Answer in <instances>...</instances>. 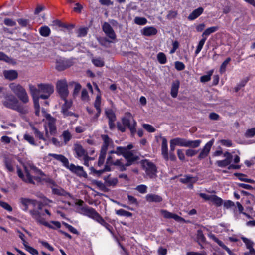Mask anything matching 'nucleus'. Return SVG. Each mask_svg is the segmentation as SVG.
<instances>
[{"label":"nucleus","mask_w":255,"mask_h":255,"mask_svg":"<svg viewBox=\"0 0 255 255\" xmlns=\"http://www.w3.org/2000/svg\"><path fill=\"white\" fill-rule=\"evenodd\" d=\"M213 72V71L211 70L208 72V74L202 76L200 77L201 82L205 83L210 81L211 79V76L212 75Z\"/></svg>","instance_id":"nucleus-58"},{"label":"nucleus","mask_w":255,"mask_h":255,"mask_svg":"<svg viewBox=\"0 0 255 255\" xmlns=\"http://www.w3.org/2000/svg\"><path fill=\"white\" fill-rule=\"evenodd\" d=\"M92 62L96 67H103L105 65L104 61L100 57L93 58L92 59Z\"/></svg>","instance_id":"nucleus-41"},{"label":"nucleus","mask_w":255,"mask_h":255,"mask_svg":"<svg viewBox=\"0 0 255 255\" xmlns=\"http://www.w3.org/2000/svg\"><path fill=\"white\" fill-rule=\"evenodd\" d=\"M36 221L40 224L43 225L50 229H55V228L53 226L51 225L50 223L45 220V219L39 216L38 218H36Z\"/></svg>","instance_id":"nucleus-37"},{"label":"nucleus","mask_w":255,"mask_h":255,"mask_svg":"<svg viewBox=\"0 0 255 255\" xmlns=\"http://www.w3.org/2000/svg\"><path fill=\"white\" fill-rule=\"evenodd\" d=\"M161 153L164 159L166 161H168L169 160V155L168 153L167 141L164 137L162 138Z\"/></svg>","instance_id":"nucleus-21"},{"label":"nucleus","mask_w":255,"mask_h":255,"mask_svg":"<svg viewBox=\"0 0 255 255\" xmlns=\"http://www.w3.org/2000/svg\"><path fill=\"white\" fill-rule=\"evenodd\" d=\"M254 135H255V127L248 129L245 133V136L247 137H252Z\"/></svg>","instance_id":"nucleus-64"},{"label":"nucleus","mask_w":255,"mask_h":255,"mask_svg":"<svg viewBox=\"0 0 255 255\" xmlns=\"http://www.w3.org/2000/svg\"><path fill=\"white\" fill-rule=\"evenodd\" d=\"M172 141L175 143L177 146H179L181 147H185L186 140L185 138L176 137L172 139Z\"/></svg>","instance_id":"nucleus-38"},{"label":"nucleus","mask_w":255,"mask_h":255,"mask_svg":"<svg viewBox=\"0 0 255 255\" xmlns=\"http://www.w3.org/2000/svg\"><path fill=\"white\" fill-rule=\"evenodd\" d=\"M179 87L180 81L178 80H176L172 83L170 94L172 98H175L177 97Z\"/></svg>","instance_id":"nucleus-22"},{"label":"nucleus","mask_w":255,"mask_h":255,"mask_svg":"<svg viewBox=\"0 0 255 255\" xmlns=\"http://www.w3.org/2000/svg\"><path fill=\"white\" fill-rule=\"evenodd\" d=\"M124 157L126 160H130L134 161H136L138 159V157L135 156L131 151H126Z\"/></svg>","instance_id":"nucleus-47"},{"label":"nucleus","mask_w":255,"mask_h":255,"mask_svg":"<svg viewBox=\"0 0 255 255\" xmlns=\"http://www.w3.org/2000/svg\"><path fill=\"white\" fill-rule=\"evenodd\" d=\"M158 32L157 29L153 26H146L141 30V33L145 36L155 35Z\"/></svg>","instance_id":"nucleus-20"},{"label":"nucleus","mask_w":255,"mask_h":255,"mask_svg":"<svg viewBox=\"0 0 255 255\" xmlns=\"http://www.w3.org/2000/svg\"><path fill=\"white\" fill-rule=\"evenodd\" d=\"M3 75L6 79L10 81L14 80L18 77V72L15 70H5Z\"/></svg>","instance_id":"nucleus-24"},{"label":"nucleus","mask_w":255,"mask_h":255,"mask_svg":"<svg viewBox=\"0 0 255 255\" xmlns=\"http://www.w3.org/2000/svg\"><path fill=\"white\" fill-rule=\"evenodd\" d=\"M56 90L61 99L67 98L69 91L68 85L66 80H61L57 81Z\"/></svg>","instance_id":"nucleus-7"},{"label":"nucleus","mask_w":255,"mask_h":255,"mask_svg":"<svg viewBox=\"0 0 255 255\" xmlns=\"http://www.w3.org/2000/svg\"><path fill=\"white\" fill-rule=\"evenodd\" d=\"M211 201L216 206H220L223 203V200L216 195H213Z\"/></svg>","instance_id":"nucleus-50"},{"label":"nucleus","mask_w":255,"mask_h":255,"mask_svg":"<svg viewBox=\"0 0 255 255\" xmlns=\"http://www.w3.org/2000/svg\"><path fill=\"white\" fill-rule=\"evenodd\" d=\"M127 150L125 147L118 146L116 148V154L117 155H123L124 156Z\"/></svg>","instance_id":"nucleus-59"},{"label":"nucleus","mask_w":255,"mask_h":255,"mask_svg":"<svg viewBox=\"0 0 255 255\" xmlns=\"http://www.w3.org/2000/svg\"><path fill=\"white\" fill-rule=\"evenodd\" d=\"M208 237L215 242H216L219 246L224 249L226 251H227L229 255H236V254L233 253L231 250L223 243L222 241L220 240L218 238H217L214 234L210 233L208 234Z\"/></svg>","instance_id":"nucleus-17"},{"label":"nucleus","mask_w":255,"mask_h":255,"mask_svg":"<svg viewBox=\"0 0 255 255\" xmlns=\"http://www.w3.org/2000/svg\"><path fill=\"white\" fill-rule=\"evenodd\" d=\"M219 29L218 26H212L209 28H207L202 33V37H206L210 35L211 33H213Z\"/></svg>","instance_id":"nucleus-35"},{"label":"nucleus","mask_w":255,"mask_h":255,"mask_svg":"<svg viewBox=\"0 0 255 255\" xmlns=\"http://www.w3.org/2000/svg\"><path fill=\"white\" fill-rule=\"evenodd\" d=\"M232 160L228 158H225L224 160H218L216 161V165L221 168H225L228 166L227 168L228 170L231 169H240L241 167V165L239 164H231Z\"/></svg>","instance_id":"nucleus-10"},{"label":"nucleus","mask_w":255,"mask_h":255,"mask_svg":"<svg viewBox=\"0 0 255 255\" xmlns=\"http://www.w3.org/2000/svg\"><path fill=\"white\" fill-rule=\"evenodd\" d=\"M103 141L101 148L108 149L111 144H113V140L107 134H102L101 136Z\"/></svg>","instance_id":"nucleus-27"},{"label":"nucleus","mask_w":255,"mask_h":255,"mask_svg":"<svg viewBox=\"0 0 255 255\" xmlns=\"http://www.w3.org/2000/svg\"><path fill=\"white\" fill-rule=\"evenodd\" d=\"M213 143H214L213 139L210 140L205 145V146L203 147L202 150L204 151V152L207 153V154H209Z\"/></svg>","instance_id":"nucleus-53"},{"label":"nucleus","mask_w":255,"mask_h":255,"mask_svg":"<svg viewBox=\"0 0 255 255\" xmlns=\"http://www.w3.org/2000/svg\"><path fill=\"white\" fill-rule=\"evenodd\" d=\"M74 151L77 155L75 157L79 159L88 155L87 151L80 144H74Z\"/></svg>","instance_id":"nucleus-19"},{"label":"nucleus","mask_w":255,"mask_h":255,"mask_svg":"<svg viewBox=\"0 0 255 255\" xmlns=\"http://www.w3.org/2000/svg\"><path fill=\"white\" fill-rule=\"evenodd\" d=\"M29 171L31 174H34L35 175H39L41 176H43L45 175V174L41 170L37 168L36 167L34 166H30V170H29Z\"/></svg>","instance_id":"nucleus-51"},{"label":"nucleus","mask_w":255,"mask_h":255,"mask_svg":"<svg viewBox=\"0 0 255 255\" xmlns=\"http://www.w3.org/2000/svg\"><path fill=\"white\" fill-rule=\"evenodd\" d=\"M9 88L18 99L23 103L29 102V98L24 88L19 84L12 83L9 84Z\"/></svg>","instance_id":"nucleus-4"},{"label":"nucleus","mask_w":255,"mask_h":255,"mask_svg":"<svg viewBox=\"0 0 255 255\" xmlns=\"http://www.w3.org/2000/svg\"><path fill=\"white\" fill-rule=\"evenodd\" d=\"M24 167L26 176L24 175L21 169L18 166L17 167V172L18 177L24 182L28 184H34L35 182L34 180H38L40 179V177L31 175V173L28 168L26 166H24Z\"/></svg>","instance_id":"nucleus-6"},{"label":"nucleus","mask_w":255,"mask_h":255,"mask_svg":"<svg viewBox=\"0 0 255 255\" xmlns=\"http://www.w3.org/2000/svg\"><path fill=\"white\" fill-rule=\"evenodd\" d=\"M52 41L55 45H62V38L58 36H53L51 37Z\"/></svg>","instance_id":"nucleus-61"},{"label":"nucleus","mask_w":255,"mask_h":255,"mask_svg":"<svg viewBox=\"0 0 255 255\" xmlns=\"http://www.w3.org/2000/svg\"><path fill=\"white\" fill-rule=\"evenodd\" d=\"M204 9L202 7H199L194 10L188 16V19L192 21L198 18L203 12Z\"/></svg>","instance_id":"nucleus-25"},{"label":"nucleus","mask_w":255,"mask_h":255,"mask_svg":"<svg viewBox=\"0 0 255 255\" xmlns=\"http://www.w3.org/2000/svg\"><path fill=\"white\" fill-rule=\"evenodd\" d=\"M24 246L25 247V250L32 255H38V251L36 249H34V248L29 246L28 244H26Z\"/></svg>","instance_id":"nucleus-55"},{"label":"nucleus","mask_w":255,"mask_h":255,"mask_svg":"<svg viewBox=\"0 0 255 255\" xmlns=\"http://www.w3.org/2000/svg\"><path fill=\"white\" fill-rule=\"evenodd\" d=\"M102 30L106 36H108L109 38L111 39L112 40L116 39V33L109 23L105 22L103 24Z\"/></svg>","instance_id":"nucleus-15"},{"label":"nucleus","mask_w":255,"mask_h":255,"mask_svg":"<svg viewBox=\"0 0 255 255\" xmlns=\"http://www.w3.org/2000/svg\"><path fill=\"white\" fill-rule=\"evenodd\" d=\"M52 192L53 194L58 196L71 197V195L70 193L61 188H52Z\"/></svg>","instance_id":"nucleus-28"},{"label":"nucleus","mask_w":255,"mask_h":255,"mask_svg":"<svg viewBox=\"0 0 255 255\" xmlns=\"http://www.w3.org/2000/svg\"><path fill=\"white\" fill-rule=\"evenodd\" d=\"M37 203V201L35 199L24 197H21L19 199V206L21 209L25 212L28 211L29 205L31 204L34 207H35Z\"/></svg>","instance_id":"nucleus-11"},{"label":"nucleus","mask_w":255,"mask_h":255,"mask_svg":"<svg viewBox=\"0 0 255 255\" xmlns=\"http://www.w3.org/2000/svg\"><path fill=\"white\" fill-rule=\"evenodd\" d=\"M45 118L48 121V126L55 125L56 119L52 117L50 114H47L45 116Z\"/></svg>","instance_id":"nucleus-56"},{"label":"nucleus","mask_w":255,"mask_h":255,"mask_svg":"<svg viewBox=\"0 0 255 255\" xmlns=\"http://www.w3.org/2000/svg\"><path fill=\"white\" fill-rule=\"evenodd\" d=\"M62 136L65 144H67L72 139V135L68 130L63 132Z\"/></svg>","instance_id":"nucleus-46"},{"label":"nucleus","mask_w":255,"mask_h":255,"mask_svg":"<svg viewBox=\"0 0 255 255\" xmlns=\"http://www.w3.org/2000/svg\"><path fill=\"white\" fill-rule=\"evenodd\" d=\"M145 172L150 177L152 178L156 175L157 168L155 165L151 162L145 161L143 163Z\"/></svg>","instance_id":"nucleus-12"},{"label":"nucleus","mask_w":255,"mask_h":255,"mask_svg":"<svg viewBox=\"0 0 255 255\" xmlns=\"http://www.w3.org/2000/svg\"><path fill=\"white\" fill-rule=\"evenodd\" d=\"M30 88L31 95L33 97V99L34 98H36V97H37L38 98H40V96L41 95V94L40 90L39 88H38V89H37L34 86H30Z\"/></svg>","instance_id":"nucleus-40"},{"label":"nucleus","mask_w":255,"mask_h":255,"mask_svg":"<svg viewBox=\"0 0 255 255\" xmlns=\"http://www.w3.org/2000/svg\"><path fill=\"white\" fill-rule=\"evenodd\" d=\"M122 122L123 126L130 130L131 135L134 136L136 132L137 123L133 119L132 114L129 112H126L125 116L122 118Z\"/></svg>","instance_id":"nucleus-5"},{"label":"nucleus","mask_w":255,"mask_h":255,"mask_svg":"<svg viewBox=\"0 0 255 255\" xmlns=\"http://www.w3.org/2000/svg\"><path fill=\"white\" fill-rule=\"evenodd\" d=\"M38 88L40 90L41 95L40 97L42 99H48L50 95L53 92V86L51 84H40L38 85Z\"/></svg>","instance_id":"nucleus-8"},{"label":"nucleus","mask_w":255,"mask_h":255,"mask_svg":"<svg viewBox=\"0 0 255 255\" xmlns=\"http://www.w3.org/2000/svg\"><path fill=\"white\" fill-rule=\"evenodd\" d=\"M32 130L34 132L35 135L38 137L39 139L43 141H46V139L44 137L43 133L40 132L35 127L32 126L31 127Z\"/></svg>","instance_id":"nucleus-44"},{"label":"nucleus","mask_w":255,"mask_h":255,"mask_svg":"<svg viewBox=\"0 0 255 255\" xmlns=\"http://www.w3.org/2000/svg\"><path fill=\"white\" fill-rule=\"evenodd\" d=\"M4 164L8 171L10 172L14 171L12 161L11 159L5 157L4 159Z\"/></svg>","instance_id":"nucleus-34"},{"label":"nucleus","mask_w":255,"mask_h":255,"mask_svg":"<svg viewBox=\"0 0 255 255\" xmlns=\"http://www.w3.org/2000/svg\"><path fill=\"white\" fill-rule=\"evenodd\" d=\"M49 156L52 157L53 158L60 161L62 163L63 165L69 169L71 172L75 174L80 177H87V173L84 170L83 167L80 166H76L73 163L69 164L68 159L62 154H57L55 153H49Z\"/></svg>","instance_id":"nucleus-1"},{"label":"nucleus","mask_w":255,"mask_h":255,"mask_svg":"<svg viewBox=\"0 0 255 255\" xmlns=\"http://www.w3.org/2000/svg\"><path fill=\"white\" fill-rule=\"evenodd\" d=\"M73 84L75 85L73 95L74 97H75L79 94L82 87L80 84L77 82H72L69 83V85H72Z\"/></svg>","instance_id":"nucleus-45"},{"label":"nucleus","mask_w":255,"mask_h":255,"mask_svg":"<svg viewBox=\"0 0 255 255\" xmlns=\"http://www.w3.org/2000/svg\"><path fill=\"white\" fill-rule=\"evenodd\" d=\"M90 170L94 175L97 176V177H100L105 172H110L112 171V169L110 167H108V166H106L105 165L104 168L103 169L97 170H96L93 167H91Z\"/></svg>","instance_id":"nucleus-29"},{"label":"nucleus","mask_w":255,"mask_h":255,"mask_svg":"<svg viewBox=\"0 0 255 255\" xmlns=\"http://www.w3.org/2000/svg\"><path fill=\"white\" fill-rule=\"evenodd\" d=\"M39 32L41 36L47 37L50 35L51 30L48 26H43L39 29Z\"/></svg>","instance_id":"nucleus-32"},{"label":"nucleus","mask_w":255,"mask_h":255,"mask_svg":"<svg viewBox=\"0 0 255 255\" xmlns=\"http://www.w3.org/2000/svg\"><path fill=\"white\" fill-rule=\"evenodd\" d=\"M197 239L198 242L202 243H204L206 241V238L203 234V231L201 229H199L197 231Z\"/></svg>","instance_id":"nucleus-54"},{"label":"nucleus","mask_w":255,"mask_h":255,"mask_svg":"<svg viewBox=\"0 0 255 255\" xmlns=\"http://www.w3.org/2000/svg\"><path fill=\"white\" fill-rule=\"evenodd\" d=\"M0 61L5 62L12 65H14L16 64L15 59L9 57L4 52L1 51H0Z\"/></svg>","instance_id":"nucleus-26"},{"label":"nucleus","mask_w":255,"mask_h":255,"mask_svg":"<svg viewBox=\"0 0 255 255\" xmlns=\"http://www.w3.org/2000/svg\"><path fill=\"white\" fill-rule=\"evenodd\" d=\"M232 160L228 158H225L224 160H218L216 161V165L221 168H225L228 166L227 168L228 170L231 169H240L241 167V165L239 164H231Z\"/></svg>","instance_id":"nucleus-9"},{"label":"nucleus","mask_w":255,"mask_h":255,"mask_svg":"<svg viewBox=\"0 0 255 255\" xmlns=\"http://www.w3.org/2000/svg\"><path fill=\"white\" fill-rule=\"evenodd\" d=\"M3 96L5 100L3 101V105L6 108L16 111L22 114L28 113L26 106L19 103L18 100L13 95L9 93H3Z\"/></svg>","instance_id":"nucleus-2"},{"label":"nucleus","mask_w":255,"mask_h":255,"mask_svg":"<svg viewBox=\"0 0 255 255\" xmlns=\"http://www.w3.org/2000/svg\"><path fill=\"white\" fill-rule=\"evenodd\" d=\"M110 174L108 176H105L104 178V180H105V182L106 183H107V185L109 186H115L118 182V179L117 178H114L112 179L110 178Z\"/></svg>","instance_id":"nucleus-36"},{"label":"nucleus","mask_w":255,"mask_h":255,"mask_svg":"<svg viewBox=\"0 0 255 255\" xmlns=\"http://www.w3.org/2000/svg\"><path fill=\"white\" fill-rule=\"evenodd\" d=\"M175 68L178 71H182L185 68V66L182 62L177 61L175 62Z\"/></svg>","instance_id":"nucleus-63"},{"label":"nucleus","mask_w":255,"mask_h":255,"mask_svg":"<svg viewBox=\"0 0 255 255\" xmlns=\"http://www.w3.org/2000/svg\"><path fill=\"white\" fill-rule=\"evenodd\" d=\"M102 30L106 36H108L109 38L111 39L112 40L116 39V33L109 23L105 22L103 24Z\"/></svg>","instance_id":"nucleus-16"},{"label":"nucleus","mask_w":255,"mask_h":255,"mask_svg":"<svg viewBox=\"0 0 255 255\" xmlns=\"http://www.w3.org/2000/svg\"><path fill=\"white\" fill-rule=\"evenodd\" d=\"M64 101V103L62 106L61 112L64 117L72 116L74 115L72 112L69 111L68 110L72 106V102L67 100V98L62 99Z\"/></svg>","instance_id":"nucleus-18"},{"label":"nucleus","mask_w":255,"mask_h":255,"mask_svg":"<svg viewBox=\"0 0 255 255\" xmlns=\"http://www.w3.org/2000/svg\"><path fill=\"white\" fill-rule=\"evenodd\" d=\"M73 64L72 61L66 59H59L56 62V69L59 71H63Z\"/></svg>","instance_id":"nucleus-13"},{"label":"nucleus","mask_w":255,"mask_h":255,"mask_svg":"<svg viewBox=\"0 0 255 255\" xmlns=\"http://www.w3.org/2000/svg\"><path fill=\"white\" fill-rule=\"evenodd\" d=\"M80 214L87 216L97 222L101 225L110 230L111 226L106 222L103 218L96 211V210L86 205L84 207L80 208Z\"/></svg>","instance_id":"nucleus-3"},{"label":"nucleus","mask_w":255,"mask_h":255,"mask_svg":"<svg viewBox=\"0 0 255 255\" xmlns=\"http://www.w3.org/2000/svg\"><path fill=\"white\" fill-rule=\"evenodd\" d=\"M134 22L138 25H144L147 22V20L145 17H136L134 18Z\"/></svg>","instance_id":"nucleus-52"},{"label":"nucleus","mask_w":255,"mask_h":255,"mask_svg":"<svg viewBox=\"0 0 255 255\" xmlns=\"http://www.w3.org/2000/svg\"><path fill=\"white\" fill-rule=\"evenodd\" d=\"M206 40V37H203L199 42L197 46L196 49L195 51V54L197 55L199 54L202 50L205 42Z\"/></svg>","instance_id":"nucleus-48"},{"label":"nucleus","mask_w":255,"mask_h":255,"mask_svg":"<svg viewBox=\"0 0 255 255\" xmlns=\"http://www.w3.org/2000/svg\"><path fill=\"white\" fill-rule=\"evenodd\" d=\"M105 114L108 119V125L110 130H113L115 128V122L116 121V116L112 109L106 110Z\"/></svg>","instance_id":"nucleus-14"},{"label":"nucleus","mask_w":255,"mask_h":255,"mask_svg":"<svg viewBox=\"0 0 255 255\" xmlns=\"http://www.w3.org/2000/svg\"><path fill=\"white\" fill-rule=\"evenodd\" d=\"M201 143V140H186L185 147L195 148L198 147Z\"/></svg>","instance_id":"nucleus-31"},{"label":"nucleus","mask_w":255,"mask_h":255,"mask_svg":"<svg viewBox=\"0 0 255 255\" xmlns=\"http://www.w3.org/2000/svg\"><path fill=\"white\" fill-rule=\"evenodd\" d=\"M231 59L230 57L227 58L225 61L221 64L219 71L221 74H223L225 72L226 70V67L229 64V63L231 61Z\"/></svg>","instance_id":"nucleus-43"},{"label":"nucleus","mask_w":255,"mask_h":255,"mask_svg":"<svg viewBox=\"0 0 255 255\" xmlns=\"http://www.w3.org/2000/svg\"><path fill=\"white\" fill-rule=\"evenodd\" d=\"M62 224L72 233L77 234V235L79 234V232L77 230V229H75L74 227H73L72 225H71L66 222H63Z\"/></svg>","instance_id":"nucleus-57"},{"label":"nucleus","mask_w":255,"mask_h":255,"mask_svg":"<svg viewBox=\"0 0 255 255\" xmlns=\"http://www.w3.org/2000/svg\"><path fill=\"white\" fill-rule=\"evenodd\" d=\"M116 214L118 216L127 217H130L132 216V213L125 210L123 209H120L119 210H116Z\"/></svg>","instance_id":"nucleus-39"},{"label":"nucleus","mask_w":255,"mask_h":255,"mask_svg":"<svg viewBox=\"0 0 255 255\" xmlns=\"http://www.w3.org/2000/svg\"><path fill=\"white\" fill-rule=\"evenodd\" d=\"M197 181L196 177L190 175H185L183 178L179 179V181L183 184H188L189 183H195Z\"/></svg>","instance_id":"nucleus-30"},{"label":"nucleus","mask_w":255,"mask_h":255,"mask_svg":"<svg viewBox=\"0 0 255 255\" xmlns=\"http://www.w3.org/2000/svg\"><path fill=\"white\" fill-rule=\"evenodd\" d=\"M114 157L112 155H108L106 162V166L110 167L112 165H119L120 159H117L115 161L113 160Z\"/></svg>","instance_id":"nucleus-33"},{"label":"nucleus","mask_w":255,"mask_h":255,"mask_svg":"<svg viewBox=\"0 0 255 255\" xmlns=\"http://www.w3.org/2000/svg\"><path fill=\"white\" fill-rule=\"evenodd\" d=\"M241 239L243 241V242L245 244L246 248L248 249L253 247V242L251 241L250 240L244 237H241Z\"/></svg>","instance_id":"nucleus-62"},{"label":"nucleus","mask_w":255,"mask_h":255,"mask_svg":"<svg viewBox=\"0 0 255 255\" xmlns=\"http://www.w3.org/2000/svg\"><path fill=\"white\" fill-rule=\"evenodd\" d=\"M4 24L8 26H14L16 25V23L15 21L8 18H6L3 21Z\"/></svg>","instance_id":"nucleus-60"},{"label":"nucleus","mask_w":255,"mask_h":255,"mask_svg":"<svg viewBox=\"0 0 255 255\" xmlns=\"http://www.w3.org/2000/svg\"><path fill=\"white\" fill-rule=\"evenodd\" d=\"M146 200L148 202L160 203L163 200L162 197L155 194H148L145 196Z\"/></svg>","instance_id":"nucleus-23"},{"label":"nucleus","mask_w":255,"mask_h":255,"mask_svg":"<svg viewBox=\"0 0 255 255\" xmlns=\"http://www.w3.org/2000/svg\"><path fill=\"white\" fill-rule=\"evenodd\" d=\"M157 59L158 62L161 64H164L167 62L166 56L163 52L158 53L157 55Z\"/></svg>","instance_id":"nucleus-42"},{"label":"nucleus","mask_w":255,"mask_h":255,"mask_svg":"<svg viewBox=\"0 0 255 255\" xmlns=\"http://www.w3.org/2000/svg\"><path fill=\"white\" fill-rule=\"evenodd\" d=\"M23 139L32 145H37L35 141L34 137L28 134H25L23 136Z\"/></svg>","instance_id":"nucleus-49"}]
</instances>
